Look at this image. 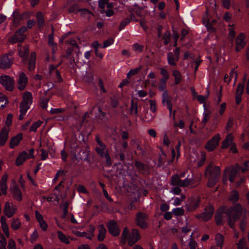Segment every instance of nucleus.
<instances>
[{
	"instance_id": "nucleus-1",
	"label": "nucleus",
	"mask_w": 249,
	"mask_h": 249,
	"mask_svg": "<svg viewBox=\"0 0 249 249\" xmlns=\"http://www.w3.org/2000/svg\"><path fill=\"white\" fill-rule=\"evenodd\" d=\"M141 238L140 233L137 229H133L129 232V230L127 227L124 228L122 233L121 239V244L124 245L126 241L129 246H132L137 242Z\"/></svg>"
},
{
	"instance_id": "nucleus-2",
	"label": "nucleus",
	"mask_w": 249,
	"mask_h": 249,
	"mask_svg": "<svg viewBox=\"0 0 249 249\" xmlns=\"http://www.w3.org/2000/svg\"><path fill=\"white\" fill-rule=\"evenodd\" d=\"M205 176H209L208 186H213L218 180L220 176V169L218 166H213L212 162L210 163L205 170Z\"/></svg>"
},
{
	"instance_id": "nucleus-3",
	"label": "nucleus",
	"mask_w": 249,
	"mask_h": 249,
	"mask_svg": "<svg viewBox=\"0 0 249 249\" xmlns=\"http://www.w3.org/2000/svg\"><path fill=\"white\" fill-rule=\"evenodd\" d=\"M242 213V207L240 205L236 204L233 207L229 208L226 212L228 216V223L232 229L234 226V222L241 216Z\"/></svg>"
},
{
	"instance_id": "nucleus-4",
	"label": "nucleus",
	"mask_w": 249,
	"mask_h": 249,
	"mask_svg": "<svg viewBox=\"0 0 249 249\" xmlns=\"http://www.w3.org/2000/svg\"><path fill=\"white\" fill-rule=\"evenodd\" d=\"M188 176L184 180H181L178 175H174L172 177V184L174 186L181 187H187L191 185L192 187H195L198 185L194 178H189Z\"/></svg>"
},
{
	"instance_id": "nucleus-5",
	"label": "nucleus",
	"mask_w": 249,
	"mask_h": 249,
	"mask_svg": "<svg viewBox=\"0 0 249 249\" xmlns=\"http://www.w3.org/2000/svg\"><path fill=\"white\" fill-rule=\"evenodd\" d=\"M32 93L29 91L25 92L23 95V100L20 104L19 120H21L24 118V116L30 108V106L32 103Z\"/></svg>"
},
{
	"instance_id": "nucleus-6",
	"label": "nucleus",
	"mask_w": 249,
	"mask_h": 249,
	"mask_svg": "<svg viewBox=\"0 0 249 249\" xmlns=\"http://www.w3.org/2000/svg\"><path fill=\"white\" fill-rule=\"evenodd\" d=\"M27 28L26 27L22 26L9 39V41L12 44H15L18 42H22L26 38L24 33L27 31Z\"/></svg>"
},
{
	"instance_id": "nucleus-7",
	"label": "nucleus",
	"mask_w": 249,
	"mask_h": 249,
	"mask_svg": "<svg viewBox=\"0 0 249 249\" xmlns=\"http://www.w3.org/2000/svg\"><path fill=\"white\" fill-rule=\"evenodd\" d=\"M213 212V207L211 205H209L205 208L204 212L201 214H196V217L200 220L207 221L212 217Z\"/></svg>"
},
{
	"instance_id": "nucleus-8",
	"label": "nucleus",
	"mask_w": 249,
	"mask_h": 249,
	"mask_svg": "<svg viewBox=\"0 0 249 249\" xmlns=\"http://www.w3.org/2000/svg\"><path fill=\"white\" fill-rule=\"evenodd\" d=\"M13 57L11 53H7L0 56V68L7 69L9 68L13 62Z\"/></svg>"
},
{
	"instance_id": "nucleus-9",
	"label": "nucleus",
	"mask_w": 249,
	"mask_h": 249,
	"mask_svg": "<svg viewBox=\"0 0 249 249\" xmlns=\"http://www.w3.org/2000/svg\"><path fill=\"white\" fill-rule=\"evenodd\" d=\"M13 17V25L15 27H17L20 23L21 20L27 19L30 17V14L28 12H24L22 14H20L19 12L15 11L12 14Z\"/></svg>"
},
{
	"instance_id": "nucleus-10",
	"label": "nucleus",
	"mask_w": 249,
	"mask_h": 249,
	"mask_svg": "<svg viewBox=\"0 0 249 249\" xmlns=\"http://www.w3.org/2000/svg\"><path fill=\"white\" fill-rule=\"evenodd\" d=\"M0 83L5 89L12 91L14 89L15 82L10 76L3 75L0 76Z\"/></svg>"
},
{
	"instance_id": "nucleus-11",
	"label": "nucleus",
	"mask_w": 249,
	"mask_h": 249,
	"mask_svg": "<svg viewBox=\"0 0 249 249\" xmlns=\"http://www.w3.org/2000/svg\"><path fill=\"white\" fill-rule=\"evenodd\" d=\"M148 217L147 214L145 213H138L136 217L137 225L142 229H146L147 227V221Z\"/></svg>"
},
{
	"instance_id": "nucleus-12",
	"label": "nucleus",
	"mask_w": 249,
	"mask_h": 249,
	"mask_svg": "<svg viewBox=\"0 0 249 249\" xmlns=\"http://www.w3.org/2000/svg\"><path fill=\"white\" fill-rule=\"evenodd\" d=\"M17 206L14 205L13 203L6 202L4 205L3 212L7 217L11 218L17 213Z\"/></svg>"
},
{
	"instance_id": "nucleus-13",
	"label": "nucleus",
	"mask_w": 249,
	"mask_h": 249,
	"mask_svg": "<svg viewBox=\"0 0 249 249\" xmlns=\"http://www.w3.org/2000/svg\"><path fill=\"white\" fill-rule=\"evenodd\" d=\"M179 48H177L174 51V53L170 52L167 54V61L168 64L172 66H175L177 65L176 62L179 58Z\"/></svg>"
},
{
	"instance_id": "nucleus-14",
	"label": "nucleus",
	"mask_w": 249,
	"mask_h": 249,
	"mask_svg": "<svg viewBox=\"0 0 249 249\" xmlns=\"http://www.w3.org/2000/svg\"><path fill=\"white\" fill-rule=\"evenodd\" d=\"M220 140V135L219 134L215 135L207 142L205 148L209 151H213L218 146Z\"/></svg>"
},
{
	"instance_id": "nucleus-15",
	"label": "nucleus",
	"mask_w": 249,
	"mask_h": 249,
	"mask_svg": "<svg viewBox=\"0 0 249 249\" xmlns=\"http://www.w3.org/2000/svg\"><path fill=\"white\" fill-rule=\"evenodd\" d=\"M247 80L246 75L243 78V83H239L237 87L235 93V100L237 104H239L241 102L242 95L244 89V83Z\"/></svg>"
},
{
	"instance_id": "nucleus-16",
	"label": "nucleus",
	"mask_w": 249,
	"mask_h": 249,
	"mask_svg": "<svg viewBox=\"0 0 249 249\" xmlns=\"http://www.w3.org/2000/svg\"><path fill=\"white\" fill-rule=\"evenodd\" d=\"M95 139L98 145L96 146L95 150L99 155H100L102 158H103L104 154L107 151L106 145L100 140L98 136H96Z\"/></svg>"
},
{
	"instance_id": "nucleus-17",
	"label": "nucleus",
	"mask_w": 249,
	"mask_h": 249,
	"mask_svg": "<svg viewBox=\"0 0 249 249\" xmlns=\"http://www.w3.org/2000/svg\"><path fill=\"white\" fill-rule=\"evenodd\" d=\"M199 199L198 197L190 198L186 205V210L189 212L195 211L199 205Z\"/></svg>"
},
{
	"instance_id": "nucleus-18",
	"label": "nucleus",
	"mask_w": 249,
	"mask_h": 249,
	"mask_svg": "<svg viewBox=\"0 0 249 249\" xmlns=\"http://www.w3.org/2000/svg\"><path fill=\"white\" fill-rule=\"evenodd\" d=\"M10 192L12 195V196L15 200L20 201L22 199V195L21 191L18 187V186L15 183L13 184L10 187Z\"/></svg>"
},
{
	"instance_id": "nucleus-19",
	"label": "nucleus",
	"mask_w": 249,
	"mask_h": 249,
	"mask_svg": "<svg viewBox=\"0 0 249 249\" xmlns=\"http://www.w3.org/2000/svg\"><path fill=\"white\" fill-rule=\"evenodd\" d=\"M162 103L164 106H167L171 115L172 112V104L171 97L169 96L167 90L164 91L162 95Z\"/></svg>"
},
{
	"instance_id": "nucleus-20",
	"label": "nucleus",
	"mask_w": 249,
	"mask_h": 249,
	"mask_svg": "<svg viewBox=\"0 0 249 249\" xmlns=\"http://www.w3.org/2000/svg\"><path fill=\"white\" fill-rule=\"evenodd\" d=\"M107 226L109 233L113 236H116L119 235L120 231L116 221L113 220L109 221Z\"/></svg>"
},
{
	"instance_id": "nucleus-21",
	"label": "nucleus",
	"mask_w": 249,
	"mask_h": 249,
	"mask_svg": "<svg viewBox=\"0 0 249 249\" xmlns=\"http://www.w3.org/2000/svg\"><path fill=\"white\" fill-rule=\"evenodd\" d=\"M246 36L243 33H240L236 38V52L240 51L245 45L246 42L245 39Z\"/></svg>"
},
{
	"instance_id": "nucleus-22",
	"label": "nucleus",
	"mask_w": 249,
	"mask_h": 249,
	"mask_svg": "<svg viewBox=\"0 0 249 249\" xmlns=\"http://www.w3.org/2000/svg\"><path fill=\"white\" fill-rule=\"evenodd\" d=\"M28 82V78L25 74L21 72L19 75V78L18 81V89L20 90L25 89Z\"/></svg>"
},
{
	"instance_id": "nucleus-23",
	"label": "nucleus",
	"mask_w": 249,
	"mask_h": 249,
	"mask_svg": "<svg viewBox=\"0 0 249 249\" xmlns=\"http://www.w3.org/2000/svg\"><path fill=\"white\" fill-rule=\"evenodd\" d=\"M27 159H29L28 153L25 151L22 152L18 155L16 160V164L18 166L22 165Z\"/></svg>"
},
{
	"instance_id": "nucleus-24",
	"label": "nucleus",
	"mask_w": 249,
	"mask_h": 249,
	"mask_svg": "<svg viewBox=\"0 0 249 249\" xmlns=\"http://www.w3.org/2000/svg\"><path fill=\"white\" fill-rule=\"evenodd\" d=\"M23 138V136L21 133L18 134L17 136L12 138L10 141V147L14 148L17 146Z\"/></svg>"
},
{
	"instance_id": "nucleus-25",
	"label": "nucleus",
	"mask_w": 249,
	"mask_h": 249,
	"mask_svg": "<svg viewBox=\"0 0 249 249\" xmlns=\"http://www.w3.org/2000/svg\"><path fill=\"white\" fill-rule=\"evenodd\" d=\"M0 224L2 230L4 233L6 237H9L10 233L9 232V227L7 223L6 218L4 216L0 217Z\"/></svg>"
},
{
	"instance_id": "nucleus-26",
	"label": "nucleus",
	"mask_w": 249,
	"mask_h": 249,
	"mask_svg": "<svg viewBox=\"0 0 249 249\" xmlns=\"http://www.w3.org/2000/svg\"><path fill=\"white\" fill-rule=\"evenodd\" d=\"M21 222L18 217H13L11 220L10 226L14 231L19 229L21 227Z\"/></svg>"
},
{
	"instance_id": "nucleus-27",
	"label": "nucleus",
	"mask_w": 249,
	"mask_h": 249,
	"mask_svg": "<svg viewBox=\"0 0 249 249\" xmlns=\"http://www.w3.org/2000/svg\"><path fill=\"white\" fill-rule=\"evenodd\" d=\"M8 177V175L7 174H4L2 176L0 180V188L1 190L2 194L3 195H6L7 193V186L6 182Z\"/></svg>"
},
{
	"instance_id": "nucleus-28",
	"label": "nucleus",
	"mask_w": 249,
	"mask_h": 249,
	"mask_svg": "<svg viewBox=\"0 0 249 249\" xmlns=\"http://www.w3.org/2000/svg\"><path fill=\"white\" fill-rule=\"evenodd\" d=\"M98 240L99 241H102L104 240L106 237L107 230L103 225H100L98 227Z\"/></svg>"
},
{
	"instance_id": "nucleus-29",
	"label": "nucleus",
	"mask_w": 249,
	"mask_h": 249,
	"mask_svg": "<svg viewBox=\"0 0 249 249\" xmlns=\"http://www.w3.org/2000/svg\"><path fill=\"white\" fill-rule=\"evenodd\" d=\"M8 137V130L3 128L0 133V146H3L7 141Z\"/></svg>"
},
{
	"instance_id": "nucleus-30",
	"label": "nucleus",
	"mask_w": 249,
	"mask_h": 249,
	"mask_svg": "<svg viewBox=\"0 0 249 249\" xmlns=\"http://www.w3.org/2000/svg\"><path fill=\"white\" fill-rule=\"evenodd\" d=\"M215 240L216 246L222 249L224 242V236L221 233H218L215 235Z\"/></svg>"
},
{
	"instance_id": "nucleus-31",
	"label": "nucleus",
	"mask_w": 249,
	"mask_h": 249,
	"mask_svg": "<svg viewBox=\"0 0 249 249\" xmlns=\"http://www.w3.org/2000/svg\"><path fill=\"white\" fill-rule=\"evenodd\" d=\"M233 137L231 134H228L225 140L222 142V147L223 148H226L229 145L232 144Z\"/></svg>"
},
{
	"instance_id": "nucleus-32",
	"label": "nucleus",
	"mask_w": 249,
	"mask_h": 249,
	"mask_svg": "<svg viewBox=\"0 0 249 249\" xmlns=\"http://www.w3.org/2000/svg\"><path fill=\"white\" fill-rule=\"evenodd\" d=\"M36 21L38 28H41L44 25V18L43 14L38 12L36 14Z\"/></svg>"
},
{
	"instance_id": "nucleus-33",
	"label": "nucleus",
	"mask_w": 249,
	"mask_h": 249,
	"mask_svg": "<svg viewBox=\"0 0 249 249\" xmlns=\"http://www.w3.org/2000/svg\"><path fill=\"white\" fill-rule=\"evenodd\" d=\"M36 67V53L33 52L31 54L30 60L29 62V70L32 71L35 69Z\"/></svg>"
},
{
	"instance_id": "nucleus-34",
	"label": "nucleus",
	"mask_w": 249,
	"mask_h": 249,
	"mask_svg": "<svg viewBox=\"0 0 249 249\" xmlns=\"http://www.w3.org/2000/svg\"><path fill=\"white\" fill-rule=\"evenodd\" d=\"M129 111L131 115H138V104L137 102H135L133 99L131 101Z\"/></svg>"
},
{
	"instance_id": "nucleus-35",
	"label": "nucleus",
	"mask_w": 249,
	"mask_h": 249,
	"mask_svg": "<svg viewBox=\"0 0 249 249\" xmlns=\"http://www.w3.org/2000/svg\"><path fill=\"white\" fill-rule=\"evenodd\" d=\"M59 239L63 243L68 244L70 243L69 238L61 231L57 232Z\"/></svg>"
},
{
	"instance_id": "nucleus-36",
	"label": "nucleus",
	"mask_w": 249,
	"mask_h": 249,
	"mask_svg": "<svg viewBox=\"0 0 249 249\" xmlns=\"http://www.w3.org/2000/svg\"><path fill=\"white\" fill-rule=\"evenodd\" d=\"M237 174V170L234 168H231L229 172V180L232 182L235 180Z\"/></svg>"
},
{
	"instance_id": "nucleus-37",
	"label": "nucleus",
	"mask_w": 249,
	"mask_h": 249,
	"mask_svg": "<svg viewBox=\"0 0 249 249\" xmlns=\"http://www.w3.org/2000/svg\"><path fill=\"white\" fill-rule=\"evenodd\" d=\"M172 74L175 77V84L176 85L180 83L181 79V75L180 72L177 70H174L173 71Z\"/></svg>"
},
{
	"instance_id": "nucleus-38",
	"label": "nucleus",
	"mask_w": 249,
	"mask_h": 249,
	"mask_svg": "<svg viewBox=\"0 0 249 249\" xmlns=\"http://www.w3.org/2000/svg\"><path fill=\"white\" fill-rule=\"evenodd\" d=\"M238 199L239 194L238 192L235 190L232 191L229 197V200L233 202H236Z\"/></svg>"
},
{
	"instance_id": "nucleus-39",
	"label": "nucleus",
	"mask_w": 249,
	"mask_h": 249,
	"mask_svg": "<svg viewBox=\"0 0 249 249\" xmlns=\"http://www.w3.org/2000/svg\"><path fill=\"white\" fill-rule=\"evenodd\" d=\"M42 124V122L40 120L34 123L30 128L29 132H36L37 129Z\"/></svg>"
},
{
	"instance_id": "nucleus-40",
	"label": "nucleus",
	"mask_w": 249,
	"mask_h": 249,
	"mask_svg": "<svg viewBox=\"0 0 249 249\" xmlns=\"http://www.w3.org/2000/svg\"><path fill=\"white\" fill-rule=\"evenodd\" d=\"M167 79L161 78L160 81V84L158 87V89L160 91H164L165 90V89L166 88V83L167 81Z\"/></svg>"
},
{
	"instance_id": "nucleus-41",
	"label": "nucleus",
	"mask_w": 249,
	"mask_h": 249,
	"mask_svg": "<svg viewBox=\"0 0 249 249\" xmlns=\"http://www.w3.org/2000/svg\"><path fill=\"white\" fill-rule=\"evenodd\" d=\"M210 111H204L203 113V119L201 121V124H203L204 126L205 125L207 122L210 119Z\"/></svg>"
},
{
	"instance_id": "nucleus-42",
	"label": "nucleus",
	"mask_w": 249,
	"mask_h": 249,
	"mask_svg": "<svg viewBox=\"0 0 249 249\" xmlns=\"http://www.w3.org/2000/svg\"><path fill=\"white\" fill-rule=\"evenodd\" d=\"M142 69V66L134 69H131L129 72L127 73V77L129 78L133 75H134L138 73Z\"/></svg>"
},
{
	"instance_id": "nucleus-43",
	"label": "nucleus",
	"mask_w": 249,
	"mask_h": 249,
	"mask_svg": "<svg viewBox=\"0 0 249 249\" xmlns=\"http://www.w3.org/2000/svg\"><path fill=\"white\" fill-rule=\"evenodd\" d=\"M29 52L28 49L27 47L23 48H20L18 50V54L21 57H25L27 56Z\"/></svg>"
},
{
	"instance_id": "nucleus-44",
	"label": "nucleus",
	"mask_w": 249,
	"mask_h": 249,
	"mask_svg": "<svg viewBox=\"0 0 249 249\" xmlns=\"http://www.w3.org/2000/svg\"><path fill=\"white\" fill-rule=\"evenodd\" d=\"M69 204L68 202H65L63 204L60 205V207H62L63 211V214L62 215V218H65L67 215L68 214V207H69Z\"/></svg>"
},
{
	"instance_id": "nucleus-45",
	"label": "nucleus",
	"mask_w": 249,
	"mask_h": 249,
	"mask_svg": "<svg viewBox=\"0 0 249 249\" xmlns=\"http://www.w3.org/2000/svg\"><path fill=\"white\" fill-rule=\"evenodd\" d=\"M185 198V195L181 194L180 196V197H176L174 199V201L173 203V205L178 206V205H180L181 202L184 200Z\"/></svg>"
},
{
	"instance_id": "nucleus-46",
	"label": "nucleus",
	"mask_w": 249,
	"mask_h": 249,
	"mask_svg": "<svg viewBox=\"0 0 249 249\" xmlns=\"http://www.w3.org/2000/svg\"><path fill=\"white\" fill-rule=\"evenodd\" d=\"M7 103V100L5 95L0 92V108L3 107Z\"/></svg>"
},
{
	"instance_id": "nucleus-47",
	"label": "nucleus",
	"mask_w": 249,
	"mask_h": 249,
	"mask_svg": "<svg viewBox=\"0 0 249 249\" xmlns=\"http://www.w3.org/2000/svg\"><path fill=\"white\" fill-rule=\"evenodd\" d=\"M173 213L176 216L182 215L184 214V211L182 208H177L172 210Z\"/></svg>"
},
{
	"instance_id": "nucleus-48",
	"label": "nucleus",
	"mask_w": 249,
	"mask_h": 249,
	"mask_svg": "<svg viewBox=\"0 0 249 249\" xmlns=\"http://www.w3.org/2000/svg\"><path fill=\"white\" fill-rule=\"evenodd\" d=\"M171 37V34L170 32L168 31H166L164 35L162 37L163 39L164 40V44L167 45L168 44L170 41V39Z\"/></svg>"
},
{
	"instance_id": "nucleus-49",
	"label": "nucleus",
	"mask_w": 249,
	"mask_h": 249,
	"mask_svg": "<svg viewBox=\"0 0 249 249\" xmlns=\"http://www.w3.org/2000/svg\"><path fill=\"white\" fill-rule=\"evenodd\" d=\"M238 249H248L246 247V241L244 238L241 239L238 243H237Z\"/></svg>"
},
{
	"instance_id": "nucleus-50",
	"label": "nucleus",
	"mask_w": 249,
	"mask_h": 249,
	"mask_svg": "<svg viewBox=\"0 0 249 249\" xmlns=\"http://www.w3.org/2000/svg\"><path fill=\"white\" fill-rule=\"evenodd\" d=\"M201 160L197 162V166H201L206 160V154L204 152H201L200 154Z\"/></svg>"
},
{
	"instance_id": "nucleus-51",
	"label": "nucleus",
	"mask_w": 249,
	"mask_h": 249,
	"mask_svg": "<svg viewBox=\"0 0 249 249\" xmlns=\"http://www.w3.org/2000/svg\"><path fill=\"white\" fill-rule=\"evenodd\" d=\"M7 241L4 236H2L0 238V249H6Z\"/></svg>"
},
{
	"instance_id": "nucleus-52",
	"label": "nucleus",
	"mask_w": 249,
	"mask_h": 249,
	"mask_svg": "<svg viewBox=\"0 0 249 249\" xmlns=\"http://www.w3.org/2000/svg\"><path fill=\"white\" fill-rule=\"evenodd\" d=\"M95 228L93 226L91 225L89 226L88 231L90 233V235L88 236V237H87V238L89 239H92V238L94 236V232L95 231Z\"/></svg>"
},
{
	"instance_id": "nucleus-53",
	"label": "nucleus",
	"mask_w": 249,
	"mask_h": 249,
	"mask_svg": "<svg viewBox=\"0 0 249 249\" xmlns=\"http://www.w3.org/2000/svg\"><path fill=\"white\" fill-rule=\"evenodd\" d=\"M130 22V20L128 18L124 19L121 23L119 26V30L121 31L123 29L126 25L129 24Z\"/></svg>"
},
{
	"instance_id": "nucleus-54",
	"label": "nucleus",
	"mask_w": 249,
	"mask_h": 249,
	"mask_svg": "<svg viewBox=\"0 0 249 249\" xmlns=\"http://www.w3.org/2000/svg\"><path fill=\"white\" fill-rule=\"evenodd\" d=\"M62 60H61L57 65H56V66H54V65H51L50 66H49V69H50V73L51 75H53V72L55 71H57V70H56V68L59 67L61 64L62 63Z\"/></svg>"
},
{
	"instance_id": "nucleus-55",
	"label": "nucleus",
	"mask_w": 249,
	"mask_h": 249,
	"mask_svg": "<svg viewBox=\"0 0 249 249\" xmlns=\"http://www.w3.org/2000/svg\"><path fill=\"white\" fill-rule=\"evenodd\" d=\"M7 248L8 249H17L16 242L13 239H10L8 240Z\"/></svg>"
},
{
	"instance_id": "nucleus-56",
	"label": "nucleus",
	"mask_w": 249,
	"mask_h": 249,
	"mask_svg": "<svg viewBox=\"0 0 249 249\" xmlns=\"http://www.w3.org/2000/svg\"><path fill=\"white\" fill-rule=\"evenodd\" d=\"M114 42V39L112 38H109L108 39L104 41L103 48H107L108 46L112 44Z\"/></svg>"
},
{
	"instance_id": "nucleus-57",
	"label": "nucleus",
	"mask_w": 249,
	"mask_h": 249,
	"mask_svg": "<svg viewBox=\"0 0 249 249\" xmlns=\"http://www.w3.org/2000/svg\"><path fill=\"white\" fill-rule=\"evenodd\" d=\"M38 237V234L36 230H35L33 233L32 234L30 237V241L33 243H34L37 239Z\"/></svg>"
},
{
	"instance_id": "nucleus-58",
	"label": "nucleus",
	"mask_w": 249,
	"mask_h": 249,
	"mask_svg": "<svg viewBox=\"0 0 249 249\" xmlns=\"http://www.w3.org/2000/svg\"><path fill=\"white\" fill-rule=\"evenodd\" d=\"M52 76L53 77H55L56 81L58 82H60L62 81V78L58 70L55 71L53 72V75Z\"/></svg>"
},
{
	"instance_id": "nucleus-59",
	"label": "nucleus",
	"mask_w": 249,
	"mask_h": 249,
	"mask_svg": "<svg viewBox=\"0 0 249 249\" xmlns=\"http://www.w3.org/2000/svg\"><path fill=\"white\" fill-rule=\"evenodd\" d=\"M52 76L53 77H55L56 81L58 82H60L62 81V78L58 70L55 71L53 72V75Z\"/></svg>"
},
{
	"instance_id": "nucleus-60",
	"label": "nucleus",
	"mask_w": 249,
	"mask_h": 249,
	"mask_svg": "<svg viewBox=\"0 0 249 249\" xmlns=\"http://www.w3.org/2000/svg\"><path fill=\"white\" fill-rule=\"evenodd\" d=\"M109 0H100L98 1L99 7L104 10L106 5L108 3Z\"/></svg>"
},
{
	"instance_id": "nucleus-61",
	"label": "nucleus",
	"mask_w": 249,
	"mask_h": 249,
	"mask_svg": "<svg viewBox=\"0 0 249 249\" xmlns=\"http://www.w3.org/2000/svg\"><path fill=\"white\" fill-rule=\"evenodd\" d=\"M150 102V108L151 111L155 112L156 111V103L155 101L151 100L149 101Z\"/></svg>"
},
{
	"instance_id": "nucleus-62",
	"label": "nucleus",
	"mask_w": 249,
	"mask_h": 249,
	"mask_svg": "<svg viewBox=\"0 0 249 249\" xmlns=\"http://www.w3.org/2000/svg\"><path fill=\"white\" fill-rule=\"evenodd\" d=\"M79 10L80 9L78 8L77 5H73L70 8L69 11L71 13H77Z\"/></svg>"
},
{
	"instance_id": "nucleus-63",
	"label": "nucleus",
	"mask_w": 249,
	"mask_h": 249,
	"mask_svg": "<svg viewBox=\"0 0 249 249\" xmlns=\"http://www.w3.org/2000/svg\"><path fill=\"white\" fill-rule=\"evenodd\" d=\"M72 232L75 235L79 237H85L86 238L88 237L87 233L86 232H80L74 230H73Z\"/></svg>"
},
{
	"instance_id": "nucleus-64",
	"label": "nucleus",
	"mask_w": 249,
	"mask_h": 249,
	"mask_svg": "<svg viewBox=\"0 0 249 249\" xmlns=\"http://www.w3.org/2000/svg\"><path fill=\"white\" fill-rule=\"evenodd\" d=\"M79 12L82 16L84 17L88 15H90L91 12L87 9H80Z\"/></svg>"
}]
</instances>
